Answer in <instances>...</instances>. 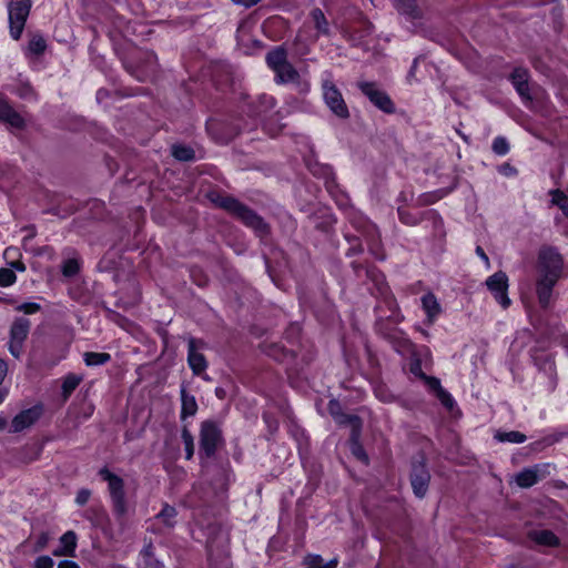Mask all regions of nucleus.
Instances as JSON below:
<instances>
[{
	"label": "nucleus",
	"mask_w": 568,
	"mask_h": 568,
	"mask_svg": "<svg viewBox=\"0 0 568 568\" xmlns=\"http://www.w3.org/2000/svg\"><path fill=\"white\" fill-rule=\"evenodd\" d=\"M180 396H181L180 417L182 420H184L187 417L194 416L197 412L199 406H197L195 397L187 392L185 383H182V385H181Z\"/></svg>",
	"instance_id": "21"
},
{
	"label": "nucleus",
	"mask_w": 568,
	"mask_h": 568,
	"mask_svg": "<svg viewBox=\"0 0 568 568\" xmlns=\"http://www.w3.org/2000/svg\"><path fill=\"white\" fill-rule=\"evenodd\" d=\"M0 121L18 130H22L26 126L23 118L10 105L8 99L2 95H0Z\"/></svg>",
	"instance_id": "19"
},
{
	"label": "nucleus",
	"mask_w": 568,
	"mask_h": 568,
	"mask_svg": "<svg viewBox=\"0 0 568 568\" xmlns=\"http://www.w3.org/2000/svg\"><path fill=\"white\" fill-rule=\"evenodd\" d=\"M301 333V326L298 324H291L285 331V337L290 342H294Z\"/></svg>",
	"instance_id": "57"
},
{
	"label": "nucleus",
	"mask_w": 568,
	"mask_h": 568,
	"mask_svg": "<svg viewBox=\"0 0 568 568\" xmlns=\"http://www.w3.org/2000/svg\"><path fill=\"white\" fill-rule=\"evenodd\" d=\"M322 89L323 98L328 109L339 119H348V108L337 87L331 80H325L322 84Z\"/></svg>",
	"instance_id": "10"
},
{
	"label": "nucleus",
	"mask_w": 568,
	"mask_h": 568,
	"mask_svg": "<svg viewBox=\"0 0 568 568\" xmlns=\"http://www.w3.org/2000/svg\"><path fill=\"white\" fill-rule=\"evenodd\" d=\"M345 239L351 245L346 252V256L351 257V256L358 255V254L363 253L364 247L362 245L359 236L352 235V234H345Z\"/></svg>",
	"instance_id": "46"
},
{
	"label": "nucleus",
	"mask_w": 568,
	"mask_h": 568,
	"mask_svg": "<svg viewBox=\"0 0 568 568\" xmlns=\"http://www.w3.org/2000/svg\"><path fill=\"white\" fill-rule=\"evenodd\" d=\"M264 352L267 356L281 363L295 358V353L285 348L280 343H271L265 345Z\"/></svg>",
	"instance_id": "24"
},
{
	"label": "nucleus",
	"mask_w": 568,
	"mask_h": 568,
	"mask_svg": "<svg viewBox=\"0 0 568 568\" xmlns=\"http://www.w3.org/2000/svg\"><path fill=\"white\" fill-rule=\"evenodd\" d=\"M422 306L427 316V324H433L436 317L442 313V306L432 292L422 296Z\"/></svg>",
	"instance_id": "22"
},
{
	"label": "nucleus",
	"mask_w": 568,
	"mask_h": 568,
	"mask_svg": "<svg viewBox=\"0 0 568 568\" xmlns=\"http://www.w3.org/2000/svg\"><path fill=\"white\" fill-rule=\"evenodd\" d=\"M353 226L358 230L363 235L368 237V248L369 252L377 258L383 261L385 258V255L379 252V241L378 236L376 235V227L374 224H371L366 221H355L352 220Z\"/></svg>",
	"instance_id": "18"
},
{
	"label": "nucleus",
	"mask_w": 568,
	"mask_h": 568,
	"mask_svg": "<svg viewBox=\"0 0 568 568\" xmlns=\"http://www.w3.org/2000/svg\"><path fill=\"white\" fill-rule=\"evenodd\" d=\"M176 516V508L165 503L161 511L154 518L161 520L166 527L173 528L175 526Z\"/></svg>",
	"instance_id": "34"
},
{
	"label": "nucleus",
	"mask_w": 568,
	"mask_h": 568,
	"mask_svg": "<svg viewBox=\"0 0 568 568\" xmlns=\"http://www.w3.org/2000/svg\"><path fill=\"white\" fill-rule=\"evenodd\" d=\"M361 435L362 433L351 432L348 439L349 449L356 459L361 460L365 465H368L369 458L361 443Z\"/></svg>",
	"instance_id": "28"
},
{
	"label": "nucleus",
	"mask_w": 568,
	"mask_h": 568,
	"mask_svg": "<svg viewBox=\"0 0 568 568\" xmlns=\"http://www.w3.org/2000/svg\"><path fill=\"white\" fill-rule=\"evenodd\" d=\"M77 539V534L73 530H68L60 537L61 547L64 548L70 556H74Z\"/></svg>",
	"instance_id": "42"
},
{
	"label": "nucleus",
	"mask_w": 568,
	"mask_h": 568,
	"mask_svg": "<svg viewBox=\"0 0 568 568\" xmlns=\"http://www.w3.org/2000/svg\"><path fill=\"white\" fill-rule=\"evenodd\" d=\"M430 473L427 468L424 456L418 460L412 462V469L409 474V481L415 497L423 499L429 487Z\"/></svg>",
	"instance_id": "8"
},
{
	"label": "nucleus",
	"mask_w": 568,
	"mask_h": 568,
	"mask_svg": "<svg viewBox=\"0 0 568 568\" xmlns=\"http://www.w3.org/2000/svg\"><path fill=\"white\" fill-rule=\"evenodd\" d=\"M31 327V322L27 317H18L10 327V338L17 342L27 339Z\"/></svg>",
	"instance_id": "23"
},
{
	"label": "nucleus",
	"mask_w": 568,
	"mask_h": 568,
	"mask_svg": "<svg viewBox=\"0 0 568 568\" xmlns=\"http://www.w3.org/2000/svg\"><path fill=\"white\" fill-rule=\"evenodd\" d=\"M303 564L306 568H336L338 561L334 558L328 562H324L320 555L310 554L304 558Z\"/></svg>",
	"instance_id": "33"
},
{
	"label": "nucleus",
	"mask_w": 568,
	"mask_h": 568,
	"mask_svg": "<svg viewBox=\"0 0 568 568\" xmlns=\"http://www.w3.org/2000/svg\"><path fill=\"white\" fill-rule=\"evenodd\" d=\"M172 156L180 162H192L195 160V151L190 145L173 144L171 146Z\"/></svg>",
	"instance_id": "30"
},
{
	"label": "nucleus",
	"mask_w": 568,
	"mask_h": 568,
	"mask_svg": "<svg viewBox=\"0 0 568 568\" xmlns=\"http://www.w3.org/2000/svg\"><path fill=\"white\" fill-rule=\"evenodd\" d=\"M49 540H50L49 534L41 532L34 544V551L38 552V551L43 550L48 546Z\"/></svg>",
	"instance_id": "60"
},
{
	"label": "nucleus",
	"mask_w": 568,
	"mask_h": 568,
	"mask_svg": "<svg viewBox=\"0 0 568 568\" xmlns=\"http://www.w3.org/2000/svg\"><path fill=\"white\" fill-rule=\"evenodd\" d=\"M83 361L87 366H100L109 363L111 355L109 353L85 352Z\"/></svg>",
	"instance_id": "36"
},
{
	"label": "nucleus",
	"mask_w": 568,
	"mask_h": 568,
	"mask_svg": "<svg viewBox=\"0 0 568 568\" xmlns=\"http://www.w3.org/2000/svg\"><path fill=\"white\" fill-rule=\"evenodd\" d=\"M58 568H80V566L72 560H61L58 564Z\"/></svg>",
	"instance_id": "63"
},
{
	"label": "nucleus",
	"mask_w": 568,
	"mask_h": 568,
	"mask_svg": "<svg viewBox=\"0 0 568 568\" xmlns=\"http://www.w3.org/2000/svg\"><path fill=\"white\" fill-rule=\"evenodd\" d=\"M80 262L77 258H68L61 264V273L65 277H73L80 272Z\"/></svg>",
	"instance_id": "44"
},
{
	"label": "nucleus",
	"mask_w": 568,
	"mask_h": 568,
	"mask_svg": "<svg viewBox=\"0 0 568 568\" xmlns=\"http://www.w3.org/2000/svg\"><path fill=\"white\" fill-rule=\"evenodd\" d=\"M365 275L369 281L374 283L376 291L389 310L390 315L388 318L395 324L402 322L404 316L400 314L397 301L392 294L390 288L385 281L384 273L375 266H368L365 268Z\"/></svg>",
	"instance_id": "5"
},
{
	"label": "nucleus",
	"mask_w": 568,
	"mask_h": 568,
	"mask_svg": "<svg viewBox=\"0 0 568 568\" xmlns=\"http://www.w3.org/2000/svg\"><path fill=\"white\" fill-rule=\"evenodd\" d=\"M140 568H161L162 564L155 558L153 545L150 542L140 552Z\"/></svg>",
	"instance_id": "29"
},
{
	"label": "nucleus",
	"mask_w": 568,
	"mask_h": 568,
	"mask_svg": "<svg viewBox=\"0 0 568 568\" xmlns=\"http://www.w3.org/2000/svg\"><path fill=\"white\" fill-rule=\"evenodd\" d=\"M536 295L542 310L550 306L554 287L564 273V257L551 245L540 246L536 262Z\"/></svg>",
	"instance_id": "1"
},
{
	"label": "nucleus",
	"mask_w": 568,
	"mask_h": 568,
	"mask_svg": "<svg viewBox=\"0 0 568 568\" xmlns=\"http://www.w3.org/2000/svg\"><path fill=\"white\" fill-rule=\"evenodd\" d=\"M81 381H82V377L78 376L75 374L67 375L62 383L63 397L68 398L74 392V389L79 386Z\"/></svg>",
	"instance_id": "40"
},
{
	"label": "nucleus",
	"mask_w": 568,
	"mask_h": 568,
	"mask_svg": "<svg viewBox=\"0 0 568 568\" xmlns=\"http://www.w3.org/2000/svg\"><path fill=\"white\" fill-rule=\"evenodd\" d=\"M538 479L537 468H525L516 475V483L521 488H530Z\"/></svg>",
	"instance_id": "32"
},
{
	"label": "nucleus",
	"mask_w": 568,
	"mask_h": 568,
	"mask_svg": "<svg viewBox=\"0 0 568 568\" xmlns=\"http://www.w3.org/2000/svg\"><path fill=\"white\" fill-rule=\"evenodd\" d=\"M435 396L440 402V404L447 409H452L454 407L455 400L453 396L444 387H442L440 390H438L435 394Z\"/></svg>",
	"instance_id": "52"
},
{
	"label": "nucleus",
	"mask_w": 568,
	"mask_h": 568,
	"mask_svg": "<svg viewBox=\"0 0 568 568\" xmlns=\"http://www.w3.org/2000/svg\"><path fill=\"white\" fill-rule=\"evenodd\" d=\"M41 405H34L28 409L21 410L11 422L10 433H20L34 425L42 416Z\"/></svg>",
	"instance_id": "14"
},
{
	"label": "nucleus",
	"mask_w": 568,
	"mask_h": 568,
	"mask_svg": "<svg viewBox=\"0 0 568 568\" xmlns=\"http://www.w3.org/2000/svg\"><path fill=\"white\" fill-rule=\"evenodd\" d=\"M486 285L489 292L493 294L495 300L504 307L507 308L510 305V298L508 297V276L505 272L498 271L490 275L486 280Z\"/></svg>",
	"instance_id": "12"
},
{
	"label": "nucleus",
	"mask_w": 568,
	"mask_h": 568,
	"mask_svg": "<svg viewBox=\"0 0 568 568\" xmlns=\"http://www.w3.org/2000/svg\"><path fill=\"white\" fill-rule=\"evenodd\" d=\"M11 270L18 271V272H24L26 265L22 261H13L10 263Z\"/></svg>",
	"instance_id": "64"
},
{
	"label": "nucleus",
	"mask_w": 568,
	"mask_h": 568,
	"mask_svg": "<svg viewBox=\"0 0 568 568\" xmlns=\"http://www.w3.org/2000/svg\"><path fill=\"white\" fill-rule=\"evenodd\" d=\"M263 420L265 422L270 434H275L278 430V420L271 414L264 413Z\"/></svg>",
	"instance_id": "55"
},
{
	"label": "nucleus",
	"mask_w": 568,
	"mask_h": 568,
	"mask_svg": "<svg viewBox=\"0 0 568 568\" xmlns=\"http://www.w3.org/2000/svg\"><path fill=\"white\" fill-rule=\"evenodd\" d=\"M327 408L329 415L334 418V420H336L338 417H342V414L344 413L342 404L337 399H331L328 402Z\"/></svg>",
	"instance_id": "53"
},
{
	"label": "nucleus",
	"mask_w": 568,
	"mask_h": 568,
	"mask_svg": "<svg viewBox=\"0 0 568 568\" xmlns=\"http://www.w3.org/2000/svg\"><path fill=\"white\" fill-rule=\"evenodd\" d=\"M357 87L377 109L387 114L395 112V104L390 97L386 91L379 89L376 82L362 81L357 83Z\"/></svg>",
	"instance_id": "7"
},
{
	"label": "nucleus",
	"mask_w": 568,
	"mask_h": 568,
	"mask_svg": "<svg viewBox=\"0 0 568 568\" xmlns=\"http://www.w3.org/2000/svg\"><path fill=\"white\" fill-rule=\"evenodd\" d=\"M223 125V140L231 141L234 138H236L239 134H241L243 131L252 130L255 124L248 125L247 123H244L243 125L239 123L237 121H232L231 123H225Z\"/></svg>",
	"instance_id": "31"
},
{
	"label": "nucleus",
	"mask_w": 568,
	"mask_h": 568,
	"mask_svg": "<svg viewBox=\"0 0 568 568\" xmlns=\"http://www.w3.org/2000/svg\"><path fill=\"white\" fill-rule=\"evenodd\" d=\"M205 346L203 339L195 337H189L187 339V364L195 376H202L209 366L204 354L200 352Z\"/></svg>",
	"instance_id": "11"
},
{
	"label": "nucleus",
	"mask_w": 568,
	"mask_h": 568,
	"mask_svg": "<svg viewBox=\"0 0 568 568\" xmlns=\"http://www.w3.org/2000/svg\"><path fill=\"white\" fill-rule=\"evenodd\" d=\"M311 17L315 23V28L317 29V31L323 34H327L329 31L328 22L325 18L323 11L320 8H314L311 11Z\"/></svg>",
	"instance_id": "41"
},
{
	"label": "nucleus",
	"mask_w": 568,
	"mask_h": 568,
	"mask_svg": "<svg viewBox=\"0 0 568 568\" xmlns=\"http://www.w3.org/2000/svg\"><path fill=\"white\" fill-rule=\"evenodd\" d=\"M409 371L414 376L422 381H424L427 376L422 369V359L416 352H413L412 359L409 363Z\"/></svg>",
	"instance_id": "47"
},
{
	"label": "nucleus",
	"mask_w": 568,
	"mask_h": 568,
	"mask_svg": "<svg viewBox=\"0 0 568 568\" xmlns=\"http://www.w3.org/2000/svg\"><path fill=\"white\" fill-rule=\"evenodd\" d=\"M425 384L427 385L428 389L436 394L440 388L443 387L440 384V381L437 377L434 376H426L424 379Z\"/></svg>",
	"instance_id": "56"
},
{
	"label": "nucleus",
	"mask_w": 568,
	"mask_h": 568,
	"mask_svg": "<svg viewBox=\"0 0 568 568\" xmlns=\"http://www.w3.org/2000/svg\"><path fill=\"white\" fill-rule=\"evenodd\" d=\"M28 49L36 55L42 54L47 49V42L41 34H34L28 44Z\"/></svg>",
	"instance_id": "45"
},
{
	"label": "nucleus",
	"mask_w": 568,
	"mask_h": 568,
	"mask_svg": "<svg viewBox=\"0 0 568 568\" xmlns=\"http://www.w3.org/2000/svg\"><path fill=\"white\" fill-rule=\"evenodd\" d=\"M22 348H23V342H17V341L10 338L9 351L13 357L19 358L22 353Z\"/></svg>",
	"instance_id": "61"
},
{
	"label": "nucleus",
	"mask_w": 568,
	"mask_h": 568,
	"mask_svg": "<svg viewBox=\"0 0 568 568\" xmlns=\"http://www.w3.org/2000/svg\"><path fill=\"white\" fill-rule=\"evenodd\" d=\"M231 1L234 2L235 4H239V6H242L246 9H248V8L256 6L262 0H231Z\"/></svg>",
	"instance_id": "62"
},
{
	"label": "nucleus",
	"mask_w": 568,
	"mask_h": 568,
	"mask_svg": "<svg viewBox=\"0 0 568 568\" xmlns=\"http://www.w3.org/2000/svg\"><path fill=\"white\" fill-rule=\"evenodd\" d=\"M68 292L70 297L78 303L87 304L90 300L89 294L80 285L70 286Z\"/></svg>",
	"instance_id": "49"
},
{
	"label": "nucleus",
	"mask_w": 568,
	"mask_h": 568,
	"mask_svg": "<svg viewBox=\"0 0 568 568\" xmlns=\"http://www.w3.org/2000/svg\"><path fill=\"white\" fill-rule=\"evenodd\" d=\"M206 196L216 207L226 211L246 227L253 230L255 235L261 240H264L271 234L270 224L266 223L260 214L236 197L223 194L219 191H211Z\"/></svg>",
	"instance_id": "2"
},
{
	"label": "nucleus",
	"mask_w": 568,
	"mask_h": 568,
	"mask_svg": "<svg viewBox=\"0 0 568 568\" xmlns=\"http://www.w3.org/2000/svg\"><path fill=\"white\" fill-rule=\"evenodd\" d=\"M335 422L343 426H349L351 432L362 433L363 422L358 415L343 413L342 417Z\"/></svg>",
	"instance_id": "35"
},
{
	"label": "nucleus",
	"mask_w": 568,
	"mask_h": 568,
	"mask_svg": "<svg viewBox=\"0 0 568 568\" xmlns=\"http://www.w3.org/2000/svg\"><path fill=\"white\" fill-rule=\"evenodd\" d=\"M529 71L526 68L517 67L509 75V81L524 101H532L529 89Z\"/></svg>",
	"instance_id": "16"
},
{
	"label": "nucleus",
	"mask_w": 568,
	"mask_h": 568,
	"mask_svg": "<svg viewBox=\"0 0 568 568\" xmlns=\"http://www.w3.org/2000/svg\"><path fill=\"white\" fill-rule=\"evenodd\" d=\"M99 476L103 480L108 481L112 510L116 520H124L129 509L124 490V480L120 476L110 471L106 467L99 470Z\"/></svg>",
	"instance_id": "4"
},
{
	"label": "nucleus",
	"mask_w": 568,
	"mask_h": 568,
	"mask_svg": "<svg viewBox=\"0 0 568 568\" xmlns=\"http://www.w3.org/2000/svg\"><path fill=\"white\" fill-rule=\"evenodd\" d=\"M266 64L271 70H276L287 61V51L284 45H277L270 50L265 57Z\"/></svg>",
	"instance_id": "25"
},
{
	"label": "nucleus",
	"mask_w": 568,
	"mask_h": 568,
	"mask_svg": "<svg viewBox=\"0 0 568 568\" xmlns=\"http://www.w3.org/2000/svg\"><path fill=\"white\" fill-rule=\"evenodd\" d=\"M394 6L399 14L413 23L417 32V28L422 24L419 21L423 18V10L418 6L417 0H394Z\"/></svg>",
	"instance_id": "17"
},
{
	"label": "nucleus",
	"mask_w": 568,
	"mask_h": 568,
	"mask_svg": "<svg viewBox=\"0 0 568 568\" xmlns=\"http://www.w3.org/2000/svg\"><path fill=\"white\" fill-rule=\"evenodd\" d=\"M491 149L497 155H505L509 151V143L504 136H497L493 141Z\"/></svg>",
	"instance_id": "51"
},
{
	"label": "nucleus",
	"mask_w": 568,
	"mask_h": 568,
	"mask_svg": "<svg viewBox=\"0 0 568 568\" xmlns=\"http://www.w3.org/2000/svg\"><path fill=\"white\" fill-rule=\"evenodd\" d=\"M16 310L24 314H34L41 310V305L34 302H27L17 306Z\"/></svg>",
	"instance_id": "54"
},
{
	"label": "nucleus",
	"mask_w": 568,
	"mask_h": 568,
	"mask_svg": "<svg viewBox=\"0 0 568 568\" xmlns=\"http://www.w3.org/2000/svg\"><path fill=\"white\" fill-rule=\"evenodd\" d=\"M397 215L399 221L408 226H416L420 224L423 220L433 221L435 227H442L444 225L442 216L435 210H427L415 214L404 207H398Z\"/></svg>",
	"instance_id": "13"
},
{
	"label": "nucleus",
	"mask_w": 568,
	"mask_h": 568,
	"mask_svg": "<svg viewBox=\"0 0 568 568\" xmlns=\"http://www.w3.org/2000/svg\"><path fill=\"white\" fill-rule=\"evenodd\" d=\"M54 561L49 556H40L34 561V568H53Z\"/></svg>",
	"instance_id": "59"
},
{
	"label": "nucleus",
	"mask_w": 568,
	"mask_h": 568,
	"mask_svg": "<svg viewBox=\"0 0 568 568\" xmlns=\"http://www.w3.org/2000/svg\"><path fill=\"white\" fill-rule=\"evenodd\" d=\"M529 538L538 545L556 547L559 545V538L548 529L531 530Z\"/></svg>",
	"instance_id": "27"
},
{
	"label": "nucleus",
	"mask_w": 568,
	"mask_h": 568,
	"mask_svg": "<svg viewBox=\"0 0 568 568\" xmlns=\"http://www.w3.org/2000/svg\"><path fill=\"white\" fill-rule=\"evenodd\" d=\"M308 169L315 178L324 180L325 187L331 195L335 196L339 192L336 176L331 165L314 162L308 164Z\"/></svg>",
	"instance_id": "15"
},
{
	"label": "nucleus",
	"mask_w": 568,
	"mask_h": 568,
	"mask_svg": "<svg viewBox=\"0 0 568 568\" xmlns=\"http://www.w3.org/2000/svg\"><path fill=\"white\" fill-rule=\"evenodd\" d=\"M91 497V490L88 488H81L77 493L75 503L79 506H84Z\"/></svg>",
	"instance_id": "58"
},
{
	"label": "nucleus",
	"mask_w": 568,
	"mask_h": 568,
	"mask_svg": "<svg viewBox=\"0 0 568 568\" xmlns=\"http://www.w3.org/2000/svg\"><path fill=\"white\" fill-rule=\"evenodd\" d=\"M275 82L278 84L297 82L300 80L298 71L293 67L291 62H286L278 69L274 70Z\"/></svg>",
	"instance_id": "26"
},
{
	"label": "nucleus",
	"mask_w": 568,
	"mask_h": 568,
	"mask_svg": "<svg viewBox=\"0 0 568 568\" xmlns=\"http://www.w3.org/2000/svg\"><path fill=\"white\" fill-rule=\"evenodd\" d=\"M551 203L558 206L568 219V196L559 189L550 190Z\"/></svg>",
	"instance_id": "38"
},
{
	"label": "nucleus",
	"mask_w": 568,
	"mask_h": 568,
	"mask_svg": "<svg viewBox=\"0 0 568 568\" xmlns=\"http://www.w3.org/2000/svg\"><path fill=\"white\" fill-rule=\"evenodd\" d=\"M526 435L518 432V430H510V432H497L495 434V439H497L500 443H515V444H521L526 440Z\"/></svg>",
	"instance_id": "37"
},
{
	"label": "nucleus",
	"mask_w": 568,
	"mask_h": 568,
	"mask_svg": "<svg viewBox=\"0 0 568 568\" xmlns=\"http://www.w3.org/2000/svg\"><path fill=\"white\" fill-rule=\"evenodd\" d=\"M158 57L152 51H142L136 58V63L123 61L124 69L139 81H144L149 74L156 71Z\"/></svg>",
	"instance_id": "9"
},
{
	"label": "nucleus",
	"mask_w": 568,
	"mask_h": 568,
	"mask_svg": "<svg viewBox=\"0 0 568 568\" xmlns=\"http://www.w3.org/2000/svg\"><path fill=\"white\" fill-rule=\"evenodd\" d=\"M181 437H182V440L184 444L185 458L187 460H190V459H192V457L194 455V438H193L192 433L190 432V429L186 426H184L182 428Z\"/></svg>",
	"instance_id": "43"
},
{
	"label": "nucleus",
	"mask_w": 568,
	"mask_h": 568,
	"mask_svg": "<svg viewBox=\"0 0 568 568\" xmlns=\"http://www.w3.org/2000/svg\"><path fill=\"white\" fill-rule=\"evenodd\" d=\"M387 337L392 342L396 352H398V353L410 352L413 354L414 344L408 338L403 337V336H395V335H387Z\"/></svg>",
	"instance_id": "39"
},
{
	"label": "nucleus",
	"mask_w": 568,
	"mask_h": 568,
	"mask_svg": "<svg viewBox=\"0 0 568 568\" xmlns=\"http://www.w3.org/2000/svg\"><path fill=\"white\" fill-rule=\"evenodd\" d=\"M275 105V99L268 94H261L256 98V100L251 101L246 104V113L250 118L255 119Z\"/></svg>",
	"instance_id": "20"
},
{
	"label": "nucleus",
	"mask_w": 568,
	"mask_h": 568,
	"mask_svg": "<svg viewBox=\"0 0 568 568\" xmlns=\"http://www.w3.org/2000/svg\"><path fill=\"white\" fill-rule=\"evenodd\" d=\"M17 94L24 100L36 101L38 94L30 83H21L17 89Z\"/></svg>",
	"instance_id": "48"
},
{
	"label": "nucleus",
	"mask_w": 568,
	"mask_h": 568,
	"mask_svg": "<svg viewBox=\"0 0 568 568\" xmlns=\"http://www.w3.org/2000/svg\"><path fill=\"white\" fill-rule=\"evenodd\" d=\"M17 281V275L13 270L2 267L0 268V286L7 287L14 284Z\"/></svg>",
	"instance_id": "50"
},
{
	"label": "nucleus",
	"mask_w": 568,
	"mask_h": 568,
	"mask_svg": "<svg viewBox=\"0 0 568 568\" xmlns=\"http://www.w3.org/2000/svg\"><path fill=\"white\" fill-rule=\"evenodd\" d=\"M199 458L201 462L212 459L225 446V439L220 423L205 419L200 425Z\"/></svg>",
	"instance_id": "3"
},
{
	"label": "nucleus",
	"mask_w": 568,
	"mask_h": 568,
	"mask_svg": "<svg viewBox=\"0 0 568 568\" xmlns=\"http://www.w3.org/2000/svg\"><path fill=\"white\" fill-rule=\"evenodd\" d=\"M31 0H11L8 4L10 34L19 40L31 10Z\"/></svg>",
	"instance_id": "6"
}]
</instances>
